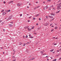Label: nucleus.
Instances as JSON below:
<instances>
[{
  "label": "nucleus",
  "instance_id": "38",
  "mask_svg": "<svg viewBox=\"0 0 61 61\" xmlns=\"http://www.w3.org/2000/svg\"><path fill=\"white\" fill-rule=\"evenodd\" d=\"M59 50H58L57 51V52H59Z\"/></svg>",
  "mask_w": 61,
  "mask_h": 61
},
{
  "label": "nucleus",
  "instance_id": "4",
  "mask_svg": "<svg viewBox=\"0 0 61 61\" xmlns=\"http://www.w3.org/2000/svg\"><path fill=\"white\" fill-rule=\"evenodd\" d=\"M21 5H22V4H20L19 3H18L17 4V5L18 6H21Z\"/></svg>",
  "mask_w": 61,
  "mask_h": 61
},
{
  "label": "nucleus",
  "instance_id": "46",
  "mask_svg": "<svg viewBox=\"0 0 61 61\" xmlns=\"http://www.w3.org/2000/svg\"><path fill=\"white\" fill-rule=\"evenodd\" d=\"M61 2V0H59V1H58V2Z\"/></svg>",
  "mask_w": 61,
  "mask_h": 61
},
{
  "label": "nucleus",
  "instance_id": "57",
  "mask_svg": "<svg viewBox=\"0 0 61 61\" xmlns=\"http://www.w3.org/2000/svg\"><path fill=\"white\" fill-rule=\"evenodd\" d=\"M45 2H43V4H45Z\"/></svg>",
  "mask_w": 61,
  "mask_h": 61
},
{
  "label": "nucleus",
  "instance_id": "33",
  "mask_svg": "<svg viewBox=\"0 0 61 61\" xmlns=\"http://www.w3.org/2000/svg\"><path fill=\"white\" fill-rule=\"evenodd\" d=\"M28 37V36L27 35H26L25 36V37H26V38H27Z\"/></svg>",
  "mask_w": 61,
  "mask_h": 61
},
{
  "label": "nucleus",
  "instance_id": "15",
  "mask_svg": "<svg viewBox=\"0 0 61 61\" xmlns=\"http://www.w3.org/2000/svg\"><path fill=\"white\" fill-rule=\"evenodd\" d=\"M54 51V49H51L50 50V52H53Z\"/></svg>",
  "mask_w": 61,
  "mask_h": 61
},
{
  "label": "nucleus",
  "instance_id": "62",
  "mask_svg": "<svg viewBox=\"0 0 61 61\" xmlns=\"http://www.w3.org/2000/svg\"><path fill=\"white\" fill-rule=\"evenodd\" d=\"M34 34H36V33H34Z\"/></svg>",
  "mask_w": 61,
  "mask_h": 61
},
{
  "label": "nucleus",
  "instance_id": "39",
  "mask_svg": "<svg viewBox=\"0 0 61 61\" xmlns=\"http://www.w3.org/2000/svg\"><path fill=\"white\" fill-rule=\"evenodd\" d=\"M22 16V14H21L20 15V16Z\"/></svg>",
  "mask_w": 61,
  "mask_h": 61
},
{
  "label": "nucleus",
  "instance_id": "44",
  "mask_svg": "<svg viewBox=\"0 0 61 61\" xmlns=\"http://www.w3.org/2000/svg\"><path fill=\"white\" fill-rule=\"evenodd\" d=\"M23 37L24 38H25V36H23Z\"/></svg>",
  "mask_w": 61,
  "mask_h": 61
},
{
  "label": "nucleus",
  "instance_id": "53",
  "mask_svg": "<svg viewBox=\"0 0 61 61\" xmlns=\"http://www.w3.org/2000/svg\"><path fill=\"white\" fill-rule=\"evenodd\" d=\"M2 21V20H0V23H1Z\"/></svg>",
  "mask_w": 61,
  "mask_h": 61
},
{
  "label": "nucleus",
  "instance_id": "37",
  "mask_svg": "<svg viewBox=\"0 0 61 61\" xmlns=\"http://www.w3.org/2000/svg\"><path fill=\"white\" fill-rule=\"evenodd\" d=\"M57 44H56V43H55V44H54V46H55Z\"/></svg>",
  "mask_w": 61,
  "mask_h": 61
},
{
  "label": "nucleus",
  "instance_id": "10",
  "mask_svg": "<svg viewBox=\"0 0 61 61\" xmlns=\"http://www.w3.org/2000/svg\"><path fill=\"white\" fill-rule=\"evenodd\" d=\"M29 27V26H26V27H25L24 28L25 29H26L27 27Z\"/></svg>",
  "mask_w": 61,
  "mask_h": 61
},
{
  "label": "nucleus",
  "instance_id": "36",
  "mask_svg": "<svg viewBox=\"0 0 61 61\" xmlns=\"http://www.w3.org/2000/svg\"><path fill=\"white\" fill-rule=\"evenodd\" d=\"M47 8H48V6H46V9H47Z\"/></svg>",
  "mask_w": 61,
  "mask_h": 61
},
{
  "label": "nucleus",
  "instance_id": "60",
  "mask_svg": "<svg viewBox=\"0 0 61 61\" xmlns=\"http://www.w3.org/2000/svg\"><path fill=\"white\" fill-rule=\"evenodd\" d=\"M61 58H60V59H59V60H61Z\"/></svg>",
  "mask_w": 61,
  "mask_h": 61
},
{
  "label": "nucleus",
  "instance_id": "25",
  "mask_svg": "<svg viewBox=\"0 0 61 61\" xmlns=\"http://www.w3.org/2000/svg\"><path fill=\"white\" fill-rule=\"evenodd\" d=\"M12 58H15V57L14 56H12Z\"/></svg>",
  "mask_w": 61,
  "mask_h": 61
},
{
  "label": "nucleus",
  "instance_id": "20",
  "mask_svg": "<svg viewBox=\"0 0 61 61\" xmlns=\"http://www.w3.org/2000/svg\"><path fill=\"white\" fill-rule=\"evenodd\" d=\"M40 28H41V27L40 26L39 27V28L38 29V30H39L40 29Z\"/></svg>",
  "mask_w": 61,
  "mask_h": 61
},
{
  "label": "nucleus",
  "instance_id": "28",
  "mask_svg": "<svg viewBox=\"0 0 61 61\" xmlns=\"http://www.w3.org/2000/svg\"><path fill=\"white\" fill-rule=\"evenodd\" d=\"M10 23L11 24H13V21L11 22H10Z\"/></svg>",
  "mask_w": 61,
  "mask_h": 61
},
{
  "label": "nucleus",
  "instance_id": "58",
  "mask_svg": "<svg viewBox=\"0 0 61 61\" xmlns=\"http://www.w3.org/2000/svg\"><path fill=\"white\" fill-rule=\"evenodd\" d=\"M53 39H55V37H53Z\"/></svg>",
  "mask_w": 61,
  "mask_h": 61
},
{
  "label": "nucleus",
  "instance_id": "16",
  "mask_svg": "<svg viewBox=\"0 0 61 61\" xmlns=\"http://www.w3.org/2000/svg\"><path fill=\"white\" fill-rule=\"evenodd\" d=\"M57 28H58V27H55V29H57Z\"/></svg>",
  "mask_w": 61,
  "mask_h": 61
},
{
  "label": "nucleus",
  "instance_id": "29",
  "mask_svg": "<svg viewBox=\"0 0 61 61\" xmlns=\"http://www.w3.org/2000/svg\"><path fill=\"white\" fill-rule=\"evenodd\" d=\"M53 30H54V29H52L51 30V32H53Z\"/></svg>",
  "mask_w": 61,
  "mask_h": 61
},
{
  "label": "nucleus",
  "instance_id": "1",
  "mask_svg": "<svg viewBox=\"0 0 61 61\" xmlns=\"http://www.w3.org/2000/svg\"><path fill=\"white\" fill-rule=\"evenodd\" d=\"M50 14L51 15H53V16H55V13H50Z\"/></svg>",
  "mask_w": 61,
  "mask_h": 61
},
{
  "label": "nucleus",
  "instance_id": "14",
  "mask_svg": "<svg viewBox=\"0 0 61 61\" xmlns=\"http://www.w3.org/2000/svg\"><path fill=\"white\" fill-rule=\"evenodd\" d=\"M60 10H59L57 12H56V14H57V13H59V12H60Z\"/></svg>",
  "mask_w": 61,
  "mask_h": 61
},
{
  "label": "nucleus",
  "instance_id": "47",
  "mask_svg": "<svg viewBox=\"0 0 61 61\" xmlns=\"http://www.w3.org/2000/svg\"><path fill=\"white\" fill-rule=\"evenodd\" d=\"M46 24H47V25H48V24L47 23H46Z\"/></svg>",
  "mask_w": 61,
  "mask_h": 61
},
{
  "label": "nucleus",
  "instance_id": "26",
  "mask_svg": "<svg viewBox=\"0 0 61 61\" xmlns=\"http://www.w3.org/2000/svg\"><path fill=\"white\" fill-rule=\"evenodd\" d=\"M33 36H31L30 37V38H33Z\"/></svg>",
  "mask_w": 61,
  "mask_h": 61
},
{
  "label": "nucleus",
  "instance_id": "49",
  "mask_svg": "<svg viewBox=\"0 0 61 61\" xmlns=\"http://www.w3.org/2000/svg\"><path fill=\"white\" fill-rule=\"evenodd\" d=\"M46 54H44L43 55V56H44V55H46Z\"/></svg>",
  "mask_w": 61,
  "mask_h": 61
},
{
  "label": "nucleus",
  "instance_id": "40",
  "mask_svg": "<svg viewBox=\"0 0 61 61\" xmlns=\"http://www.w3.org/2000/svg\"><path fill=\"white\" fill-rule=\"evenodd\" d=\"M29 5H31V4L30 3Z\"/></svg>",
  "mask_w": 61,
  "mask_h": 61
},
{
  "label": "nucleus",
  "instance_id": "21",
  "mask_svg": "<svg viewBox=\"0 0 61 61\" xmlns=\"http://www.w3.org/2000/svg\"><path fill=\"white\" fill-rule=\"evenodd\" d=\"M36 9H37V8H36V7L34 8V10H36Z\"/></svg>",
  "mask_w": 61,
  "mask_h": 61
},
{
  "label": "nucleus",
  "instance_id": "63",
  "mask_svg": "<svg viewBox=\"0 0 61 61\" xmlns=\"http://www.w3.org/2000/svg\"><path fill=\"white\" fill-rule=\"evenodd\" d=\"M49 60V59H47V60L48 61Z\"/></svg>",
  "mask_w": 61,
  "mask_h": 61
},
{
  "label": "nucleus",
  "instance_id": "35",
  "mask_svg": "<svg viewBox=\"0 0 61 61\" xmlns=\"http://www.w3.org/2000/svg\"><path fill=\"white\" fill-rule=\"evenodd\" d=\"M46 18H47V19H48V16H46Z\"/></svg>",
  "mask_w": 61,
  "mask_h": 61
},
{
  "label": "nucleus",
  "instance_id": "11",
  "mask_svg": "<svg viewBox=\"0 0 61 61\" xmlns=\"http://www.w3.org/2000/svg\"><path fill=\"white\" fill-rule=\"evenodd\" d=\"M31 28H30L29 29V30H28V31H30L31 30Z\"/></svg>",
  "mask_w": 61,
  "mask_h": 61
},
{
  "label": "nucleus",
  "instance_id": "41",
  "mask_svg": "<svg viewBox=\"0 0 61 61\" xmlns=\"http://www.w3.org/2000/svg\"><path fill=\"white\" fill-rule=\"evenodd\" d=\"M8 12H10V10H8Z\"/></svg>",
  "mask_w": 61,
  "mask_h": 61
},
{
  "label": "nucleus",
  "instance_id": "64",
  "mask_svg": "<svg viewBox=\"0 0 61 61\" xmlns=\"http://www.w3.org/2000/svg\"><path fill=\"white\" fill-rule=\"evenodd\" d=\"M29 36H31V35H30H30H29Z\"/></svg>",
  "mask_w": 61,
  "mask_h": 61
},
{
  "label": "nucleus",
  "instance_id": "54",
  "mask_svg": "<svg viewBox=\"0 0 61 61\" xmlns=\"http://www.w3.org/2000/svg\"><path fill=\"white\" fill-rule=\"evenodd\" d=\"M25 59H24L23 60V61H25Z\"/></svg>",
  "mask_w": 61,
  "mask_h": 61
},
{
  "label": "nucleus",
  "instance_id": "17",
  "mask_svg": "<svg viewBox=\"0 0 61 61\" xmlns=\"http://www.w3.org/2000/svg\"><path fill=\"white\" fill-rule=\"evenodd\" d=\"M34 29V26H32L31 27V29Z\"/></svg>",
  "mask_w": 61,
  "mask_h": 61
},
{
  "label": "nucleus",
  "instance_id": "59",
  "mask_svg": "<svg viewBox=\"0 0 61 61\" xmlns=\"http://www.w3.org/2000/svg\"><path fill=\"white\" fill-rule=\"evenodd\" d=\"M27 29H28V30H29V29H29V28H27Z\"/></svg>",
  "mask_w": 61,
  "mask_h": 61
},
{
  "label": "nucleus",
  "instance_id": "31",
  "mask_svg": "<svg viewBox=\"0 0 61 61\" xmlns=\"http://www.w3.org/2000/svg\"><path fill=\"white\" fill-rule=\"evenodd\" d=\"M53 10H56V8H53Z\"/></svg>",
  "mask_w": 61,
  "mask_h": 61
},
{
  "label": "nucleus",
  "instance_id": "61",
  "mask_svg": "<svg viewBox=\"0 0 61 61\" xmlns=\"http://www.w3.org/2000/svg\"><path fill=\"white\" fill-rule=\"evenodd\" d=\"M0 49H3V47L1 48Z\"/></svg>",
  "mask_w": 61,
  "mask_h": 61
},
{
  "label": "nucleus",
  "instance_id": "19",
  "mask_svg": "<svg viewBox=\"0 0 61 61\" xmlns=\"http://www.w3.org/2000/svg\"><path fill=\"white\" fill-rule=\"evenodd\" d=\"M40 7V6H37V7H36L37 8H39Z\"/></svg>",
  "mask_w": 61,
  "mask_h": 61
},
{
  "label": "nucleus",
  "instance_id": "30",
  "mask_svg": "<svg viewBox=\"0 0 61 61\" xmlns=\"http://www.w3.org/2000/svg\"><path fill=\"white\" fill-rule=\"evenodd\" d=\"M13 51H14V52H15V50H13Z\"/></svg>",
  "mask_w": 61,
  "mask_h": 61
},
{
  "label": "nucleus",
  "instance_id": "5",
  "mask_svg": "<svg viewBox=\"0 0 61 61\" xmlns=\"http://www.w3.org/2000/svg\"><path fill=\"white\" fill-rule=\"evenodd\" d=\"M35 58L34 57L30 59V60H34V59Z\"/></svg>",
  "mask_w": 61,
  "mask_h": 61
},
{
  "label": "nucleus",
  "instance_id": "2",
  "mask_svg": "<svg viewBox=\"0 0 61 61\" xmlns=\"http://www.w3.org/2000/svg\"><path fill=\"white\" fill-rule=\"evenodd\" d=\"M48 16L50 18H53V17L51 15H49Z\"/></svg>",
  "mask_w": 61,
  "mask_h": 61
},
{
  "label": "nucleus",
  "instance_id": "42",
  "mask_svg": "<svg viewBox=\"0 0 61 61\" xmlns=\"http://www.w3.org/2000/svg\"><path fill=\"white\" fill-rule=\"evenodd\" d=\"M23 44H24V45H23V46H25V44L24 43Z\"/></svg>",
  "mask_w": 61,
  "mask_h": 61
},
{
  "label": "nucleus",
  "instance_id": "27",
  "mask_svg": "<svg viewBox=\"0 0 61 61\" xmlns=\"http://www.w3.org/2000/svg\"><path fill=\"white\" fill-rule=\"evenodd\" d=\"M57 8H60V6H59L57 7Z\"/></svg>",
  "mask_w": 61,
  "mask_h": 61
},
{
  "label": "nucleus",
  "instance_id": "12",
  "mask_svg": "<svg viewBox=\"0 0 61 61\" xmlns=\"http://www.w3.org/2000/svg\"><path fill=\"white\" fill-rule=\"evenodd\" d=\"M9 25L10 26H13V25H12V24H9Z\"/></svg>",
  "mask_w": 61,
  "mask_h": 61
},
{
  "label": "nucleus",
  "instance_id": "43",
  "mask_svg": "<svg viewBox=\"0 0 61 61\" xmlns=\"http://www.w3.org/2000/svg\"><path fill=\"white\" fill-rule=\"evenodd\" d=\"M36 18H34L33 19V20H35Z\"/></svg>",
  "mask_w": 61,
  "mask_h": 61
},
{
  "label": "nucleus",
  "instance_id": "51",
  "mask_svg": "<svg viewBox=\"0 0 61 61\" xmlns=\"http://www.w3.org/2000/svg\"><path fill=\"white\" fill-rule=\"evenodd\" d=\"M39 20H41V19L39 18Z\"/></svg>",
  "mask_w": 61,
  "mask_h": 61
},
{
  "label": "nucleus",
  "instance_id": "32",
  "mask_svg": "<svg viewBox=\"0 0 61 61\" xmlns=\"http://www.w3.org/2000/svg\"><path fill=\"white\" fill-rule=\"evenodd\" d=\"M51 1V0H47V1L48 2H49L50 1Z\"/></svg>",
  "mask_w": 61,
  "mask_h": 61
},
{
  "label": "nucleus",
  "instance_id": "7",
  "mask_svg": "<svg viewBox=\"0 0 61 61\" xmlns=\"http://www.w3.org/2000/svg\"><path fill=\"white\" fill-rule=\"evenodd\" d=\"M11 18H12L10 17L9 18L7 19V21H8V20H10V19H11Z\"/></svg>",
  "mask_w": 61,
  "mask_h": 61
},
{
  "label": "nucleus",
  "instance_id": "55",
  "mask_svg": "<svg viewBox=\"0 0 61 61\" xmlns=\"http://www.w3.org/2000/svg\"><path fill=\"white\" fill-rule=\"evenodd\" d=\"M31 17H29V18H31Z\"/></svg>",
  "mask_w": 61,
  "mask_h": 61
},
{
  "label": "nucleus",
  "instance_id": "3",
  "mask_svg": "<svg viewBox=\"0 0 61 61\" xmlns=\"http://www.w3.org/2000/svg\"><path fill=\"white\" fill-rule=\"evenodd\" d=\"M44 52H45L44 51H40V53H41L42 54H43Z\"/></svg>",
  "mask_w": 61,
  "mask_h": 61
},
{
  "label": "nucleus",
  "instance_id": "24",
  "mask_svg": "<svg viewBox=\"0 0 61 61\" xmlns=\"http://www.w3.org/2000/svg\"><path fill=\"white\" fill-rule=\"evenodd\" d=\"M3 3H4V4H5V3H6V2H5V1H4L3 2Z\"/></svg>",
  "mask_w": 61,
  "mask_h": 61
},
{
  "label": "nucleus",
  "instance_id": "18",
  "mask_svg": "<svg viewBox=\"0 0 61 61\" xmlns=\"http://www.w3.org/2000/svg\"><path fill=\"white\" fill-rule=\"evenodd\" d=\"M4 11H5V10H2L1 11V12L3 13V12Z\"/></svg>",
  "mask_w": 61,
  "mask_h": 61
},
{
  "label": "nucleus",
  "instance_id": "48",
  "mask_svg": "<svg viewBox=\"0 0 61 61\" xmlns=\"http://www.w3.org/2000/svg\"><path fill=\"white\" fill-rule=\"evenodd\" d=\"M28 22H30V20H28Z\"/></svg>",
  "mask_w": 61,
  "mask_h": 61
},
{
  "label": "nucleus",
  "instance_id": "45",
  "mask_svg": "<svg viewBox=\"0 0 61 61\" xmlns=\"http://www.w3.org/2000/svg\"><path fill=\"white\" fill-rule=\"evenodd\" d=\"M15 60H16L15 59L13 60V61H15Z\"/></svg>",
  "mask_w": 61,
  "mask_h": 61
},
{
  "label": "nucleus",
  "instance_id": "34",
  "mask_svg": "<svg viewBox=\"0 0 61 61\" xmlns=\"http://www.w3.org/2000/svg\"><path fill=\"white\" fill-rule=\"evenodd\" d=\"M4 24V22H2V25H3V24Z\"/></svg>",
  "mask_w": 61,
  "mask_h": 61
},
{
  "label": "nucleus",
  "instance_id": "8",
  "mask_svg": "<svg viewBox=\"0 0 61 61\" xmlns=\"http://www.w3.org/2000/svg\"><path fill=\"white\" fill-rule=\"evenodd\" d=\"M14 1H11L9 2L8 3L9 4H10V3H13V2Z\"/></svg>",
  "mask_w": 61,
  "mask_h": 61
},
{
  "label": "nucleus",
  "instance_id": "56",
  "mask_svg": "<svg viewBox=\"0 0 61 61\" xmlns=\"http://www.w3.org/2000/svg\"><path fill=\"white\" fill-rule=\"evenodd\" d=\"M55 52H53V54H55Z\"/></svg>",
  "mask_w": 61,
  "mask_h": 61
},
{
  "label": "nucleus",
  "instance_id": "6",
  "mask_svg": "<svg viewBox=\"0 0 61 61\" xmlns=\"http://www.w3.org/2000/svg\"><path fill=\"white\" fill-rule=\"evenodd\" d=\"M6 13L4 12L2 13V15H5V14H6Z\"/></svg>",
  "mask_w": 61,
  "mask_h": 61
},
{
  "label": "nucleus",
  "instance_id": "23",
  "mask_svg": "<svg viewBox=\"0 0 61 61\" xmlns=\"http://www.w3.org/2000/svg\"><path fill=\"white\" fill-rule=\"evenodd\" d=\"M56 59H55L54 60H53V61H56Z\"/></svg>",
  "mask_w": 61,
  "mask_h": 61
},
{
  "label": "nucleus",
  "instance_id": "52",
  "mask_svg": "<svg viewBox=\"0 0 61 61\" xmlns=\"http://www.w3.org/2000/svg\"><path fill=\"white\" fill-rule=\"evenodd\" d=\"M51 7H53V6L52 5V6H51Z\"/></svg>",
  "mask_w": 61,
  "mask_h": 61
},
{
  "label": "nucleus",
  "instance_id": "13",
  "mask_svg": "<svg viewBox=\"0 0 61 61\" xmlns=\"http://www.w3.org/2000/svg\"><path fill=\"white\" fill-rule=\"evenodd\" d=\"M22 44V43L20 42L19 43V45H21Z\"/></svg>",
  "mask_w": 61,
  "mask_h": 61
},
{
  "label": "nucleus",
  "instance_id": "9",
  "mask_svg": "<svg viewBox=\"0 0 61 61\" xmlns=\"http://www.w3.org/2000/svg\"><path fill=\"white\" fill-rule=\"evenodd\" d=\"M39 15V14H37L35 16H36V17H37Z\"/></svg>",
  "mask_w": 61,
  "mask_h": 61
},
{
  "label": "nucleus",
  "instance_id": "50",
  "mask_svg": "<svg viewBox=\"0 0 61 61\" xmlns=\"http://www.w3.org/2000/svg\"><path fill=\"white\" fill-rule=\"evenodd\" d=\"M29 42H27L26 43V44H29Z\"/></svg>",
  "mask_w": 61,
  "mask_h": 61
},
{
  "label": "nucleus",
  "instance_id": "22",
  "mask_svg": "<svg viewBox=\"0 0 61 61\" xmlns=\"http://www.w3.org/2000/svg\"><path fill=\"white\" fill-rule=\"evenodd\" d=\"M46 58L47 59H48V56H46Z\"/></svg>",
  "mask_w": 61,
  "mask_h": 61
}]
</instances>
